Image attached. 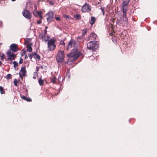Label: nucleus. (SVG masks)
Listing matches in <instances>:
<instances>
[{"label":"nucleus","instance_id":"43","mask_svg":"<svg viewBox=\"0 0 157 157\" xmlns=\"http://www.w3.org/2000/svg\"><path fill=\"white\" fill-rule=\"evenodd\" d=\"M12 1L14 2L16 0H11Z\"/></svg>","mask_w":157,"mask_h":157},{"label":"nucleus","instance_id":"10","mask_svg":"<svg viewBox=\"0 0 157 157\" xmlns=\"http://www.w3.org/2000/svg\"><path fill=\"white\" fill-rule=\"evenodd\" d=\"M17 44H11L10 46V50L14 52H16L17 51Z\"/></svg>","mask_w":157,"mask_h":157},{"label":"nucleus","instance_id":"1","mask_svg":"<svg viewBox=\"0 0 157 157\" xmlns=\"http://www.w3.org/2000/svg\"><path fill=\"white\" fill-rule=\"evenodd\" d=\"M72 47H74V48L73 49V52L67 55V56L69 58L67 61V63L70 61L74 62L81 54L80 52H78L77 46L76 45L75 41L74 40H72L68 43L67 49H68Z\"/></svg>","mask_w":157,"mask_h":157},{"label":"nucleus","instance_id":"37","mask_svg":"<svg viewBox=\"0 0 157 157\" xmlns=\"http://www.w3.org/2000/svg\"><path fill=\"white\" fill-rule=\"evenodd\" d=\"M64 17H65L66 18H68V19H69V17L68 16V15H65L64 16Z\"/></svg>","mask_w":157,"mask_h":157},{"label":"nucleus","instance_id":"16","mask_svg":"<svg viewBox=\"0 0 157 157\" xmlns=\"http://www.w3.org/2000/svg\"><path fill=\"white\" fill-rule=\"evenodd\" d=\"M39 67H36V70H35V72L33 73V78L34 79H36V76H37V72L38 71H39Z\"/></svg>","mask_w":157,"mask_h":157},{"label":"nucleus","instance_id":"46","mask_svg":"<svg viewBox=\"0 0 157 157\" xmlns=\"http://www.w3.org/2000/svg\"><path fill=\"white\" fill-rule=\"evenodd\" d=\"M61 78V77H60V78H59H59H58V80L59 79V78Z\"/></svg>","mask_w":157,"mask_h":157},{"label":"nucleus","instance_id":"5","mask_svg":"<svg viewBox=\"0 0 157 157\" xmlns=\"http://www.w3.org/2000/svg\"><path fill=\"white\" fill-rule=\"evenodd\" d=\"M91 6L89 4L86 3L82 7L81 10L83 13L89 12L91 10Z\"/></svg>","mask_w":157,"mask_h":157},{"label":"nucleus","instance_id":"48","mask_svg":"<svg viewBox=\"0 0 157 157\" xmlns=\"http://www.w3.org/2000/svg\"><path fill=\"white\" fill-rule=\"evenodd\" d=\"M47 28H48V27H47V26L45 28H46V29H47Z\"/></svg>","mask_w":157,"mask_h":157},{"label":"nucleus","instance_id":"40","mask_svg":"<svg viewBox=\"0 0 157 157\" xmlns=\"http://www.w3.org/2000/svg\"><path fill=\"white\" fill-rule=\"evenodd\" d=\"M60 44H64V42L63 41H62L60 42Z\"/></svg>","mask_w":157,"mask_h":157},{"label":"nucleus","instance_id":"44","mask_svg":"<svg viewBox=\"0 0 157 157\" xmlns=\"http://www.w3.org/2000/svg\"><path fill=\"white\" fill-rule=\"evenodd\" d=\"M1 63H1V62L0 61V66H1Z\"/></svg>","mask_w":157,"mask_h":157},{"label":"nucleus","instance_id":"25","mask_svg":"<svg viewBox=\"0 0 157 157\" xmlns=\"http://www.w3.org/2000/svg\"><path fill=\"white\" fill-rule=\"evenodd\" d=\"M11 78V75L10 74H8L6 76V78L7 79H9Z\"/></svg>","mask_w":157,"mask_h":157},{"label":"nucleus","instance_id":"3","mask_svg":"<svg viewBox=\"0 0 157 157\" xmlns=\"http://www.w3.org/2000/svg\"><path fill=\"white\" fill-rule=\"evenodd\" d=\"M98 46V44L97 42L95 41H92L88 42L87 44V47L88 49L94 50L97 49Z\"/></svg>","mask_w":157,"mask_h":157},{"label":"nucleus","instance_id":"13","mask_svg":"<svg viewBox=\"0 0 157 157\" xmlns=\"http://www.w3.org/2000/svg\"><path fill=\"white\" fill-rule=\"evenodd\" d=\"M32 44L30 43H29L27 45V50L28 52H30L32 51Z\"/></svg>","mask_w":157,"mask_h":157},{"label":"nucleus","instance_id":"17","mask_svg":"<svg viewBox=\"0 0 157 157\" xmlns=\"http://www.w3.org/2000/svg\"><path fill=\"white\" fill-rule=\"evenodd\" d=\"M96 21V18L95 17H91V20H90V24L91 25L94 23Z\"/></svg>","mask_w":157,"mask_h":157},{"label":"nucleus","instance_id":"26","mask_svg":"<svg viewBox=\"0 0 157 157\" xmlns=\"http://www.w3.org/2000/svg\"><path fill=\"white\" fill-rule=\"evenodd\" d=\"M86 33V29H83L82 31V35H84Z\"/></svg>","mask_w":157,"mask_h":157},{"label":"nucleus","instance_id":"7","mask_svg":"<svg viewBox=\"0 0 157 157\" xmlns=\"http://www.w3.org/2000/svg\"><path fill=\"white\" fill-rule=\"evenodd\" d=\"M7 54L8 59L11 60L15 59L16 56L10 50H9L7 52Z\"/></svg>","mask_w":157,"mask_h":157},{"label":"nucleus","instance_id":"12","mask_svg":"<svg viewBox=\"0 0 157 157\" xmlns=\"http://www.w3.org/2000/svg\"><path fill=\"white\" fill-rule=\"evenodd\" d=\"M130 1V0H123L122 4V7H128L127 6Z\"/></svg>","mask_w":157,"mask_h":157},{"label":"nucleus","instance_id":"30","mask_svg":"<svg viewBox=\"0 0 157 157\" xmlns=\"http://www.w3.org/2000/svg\"><path fill=\"white\" fill-rule=\"evenodd\" d=\"M13 63L14 64V66L15 67L17 66L18 63L16 62V61H14L13 62Z\"/></svg>","mask_w":157,"mask_h":157},{"label":"nucleus","instance_id":"21","mask_svg":"<svg viewBox=\"0 0 157 157\" xmlns=\"http://www.w3.org/2000/svg\"><path fill=\"white\" fill-rule=\"evenodd\" d=\"M38 82L40 85L41 86L44 84V81L41 79H39V80Z\"/></svg>","mask_w":157,"mask_h":157},{"label":"nucleus","instance_id":"36","mask_svg":"<svg viewBox=\"0 0 157 157\" xmlns=\"http://www.w3.org/2000/svg\"><path fill=\"white\" fill-rule=\"evenodd\" d=\"M19 63L20 64H21V63H22V59L21 58L20 59Z\"/></svg>","mask_w":157,"mask_h":157},{"label":"nucleus","instance_id":"33","mask_svg":"<svg viewBox=\"0 0 157 157\" xmlns=\"http://www.w3.org/2000/svg\"><path fill=\"white\" fill-rule=\"evenodd\" d=\"M101 9L102 12L103 11H105V7H101Z\"/></svg>","mask_w":157,"mask_h":157},{"label":"nucleus","instance_id":"28","mask_svg":"<svg viewBox=\"0 0 157 157\" xmlns=\"http://www.w3.org/2000/svg\"><path fill=\"white\" fill-rule=\"evenodd\" d=\"M39 13L38 15L39 16V17H40V18H41V19H42V18H43V17L42 16V13L41 12H40L39 11V12L38 13Z\"/></svg>","mask_w":157,"mask_h":157},{"label":"nucleus","instance_id":"32","mask_svg":"<svg viewBox=\"0 0 157 157\" xmlns=\"http://www.w3.org/2000/svg\"><path fill=\"white\" fill-rule=\"evenodd\" d=\"M4 56H5L4 55L2 54V56H1V59L2 60H3V59L4 58Z\"/></svg>","mask_w":157,"mask_h":157},{"label":"nucleus","instance_id":"45","mask_svg":"<svg viewBox=\"0 0 157 157\" xmlns=\"http://www.w3.org/2000/svg\"><path fill=\"white\" fill-rule=\"evenodd\" d=\"M61 78V77H60V78H59H59H58V80L59 79V78Z\"/></svg>","mask_w":157,"mask_h":157},{"label":"nucleus","instance_id":"4","mask_svg":"<svg viewBox=\"0 0 157 157\" xmlns=\"http://www.w3.org/2000/svg\"><path fill=\"white\" fill-rule=\"evenodd\" d=\"M56 40L54 39H50L48 42V51H52L56 47L55 44Z\"/></svg>","mask_w":157,"mask_h":157},{"label":"nucleus","instance_id":"15","mask_svg":"<svg viewBox=\"0 0 157 157\" xmlns=\"http://www.w3.org/2000/svg\"><path fill=\"white\" fill-rule=\"evenodd\" d=\"M20 96H21V98L22 99H23L29 102V101H32L31 99L30 98H27L24 96L21 95H20Z\"/></svg>","mask_w":157,"mask_h":157},{"label":"nucleus","instance_id":"39","mask_svg":"<svg viewBox=\"0 0 157 157\" xmlns=\"http://www.w3.org/2000/svg\"><path fill=\"white\" fill-rule=\"evenodd\" d=\"M44 33L45 35H46V34H47V30H46V29H45L44 30Z\"/></svg>","mask_w":157,"mask_h":157},{"label":"nucleus","instance_id":"31","mask_svg":"<svg viewBox=\"0 0 157 157\" xmlns=\"http://www.w3.org/2000/svg\"><path fill=\"white\" fill-rule=\"evenodd\" d=\"M57 21H60V19L59 17H55Z\"/></svg>","mask_w":157,"mask_h":157},{"label":"nucleus","instance_id":"6","mask_svg":"<svg viewBox=\"0 0 157 157\" xmlns=\"http://www.w3.org/2000/svg\"><path fill=\"white\" fill-rule=\"evenodd\" d=\"M53 15L54 13L52 11H49L46 13V15L47 17L46 19L48 23L51 22L53 20Z\"/></svg>","mask_w":157,"mask_h":157},{"label":"nucleus","instance_id":"42","mask_svg":"<svg viewBox=\"0 0 157 157\" xmlns=\"http://www.w3.org/2000/svg\"><path fill=\"white\" fill-rule=\"evenodd\" d=\"M78 39H80L81 38V37L79 36V37H78Z\"/></svg>","mask_w":157,"mask_h":157},{"label":"nucleus","instance_id":"24","mask_svg":"<svg viewBox=\"0 0 157 157\" xmlns=\"http://www.w3.org/2000/svg\"><path fill=\"white\" fill-rule=\"evenodd\" d=\"M75 17L77 19H80L81 18V16L79 14L75 15Z\"/></svg>","mask_w":157,"mask_h":157},{"label":"nucleus","instance_id":"8","mask_svg":"<svg viewBox=\"0 0 157 157\" xmlns=\"http://www.w3.org/2000/svg\"><path fill=\"white\" fill-rule=\"evenodd\" d=\"M22 13L23 16L26 18L28 19H30L31 18V15L29 12L27 10H24Z\"/></svg>","mask_w":157,"mask_h":157},{"label":"nucleus","instance_id":"20","mask_svg":"<svg viewBox=\"0 0 157 157\" xmlns=\"http://www.w3.org/2000/svg\"><path fill=\"white\" fill-rule=\"evenodd\" d=\"M0 91L1 94H4L5 93V92L3 90V88L1 86H0Z\"/></svg>","mask_w":157,"mask_h":157},{"label":"nucleus","instance_id":"18","mask_svg":"<svg viewBox=\"0 0 157 157\" xmlns=\"http://www.w3.org/2000/svg\"><path fill=\"white\" fill-rule=\"evenodd\" d=\"M45 35L44 33L43 32L42 33L39 35V37L40 39H42L44 38V36H45Z\"/></svg>","mask_w":157,"mask_h":157},{"label":"nucleus","instance_id":"14","mask_svg":"<svg viewBox=\"0 0 157 157\" xmlns=\"http://www.w3.org/2000/svg\"><path fill=\"white\" fill-rule=\"evenodd\" d=\"M97 37V35L94 33H91L90 35V39L91 40L96 39Z\"/></svg>","mask_w":157,"mask_h":157},{"label":"nucleus","instance_id":"35","mask_svg":"<svg viewBox=\"0 0 157 157\" xmlns=\"http://www.w3.org/2000/svg\"><path fill=\"white\" fill-rule=\"evenodd\" d=\"M41 23V20H39L37 21V24H40Z\"/></svg>","mask_w":157,"mask_h":157},{"label":"nucleus","instance_id":"47","mask_svg":"<svg viewBox=\"0 0 157 157\" xmlns=\"http://www.w3.org/2000/svg\"><path fill=\"white\" fill-rule=\"evenodd\" d=\"M61 78V77H60V78H59H59H58V80L59 79V78Z\"/></svg>","mask_w":157,"mask_h":157},{"label":"nucleus","instance_id":"19","mask_svg":"<svg viewBox=\"0 0 157 157\" xmlns=\"http://www.w3.org/2000/svg\"><path fill=\"white\" fill-rule=\"evenodd\" d=\"M49 37L48 36H46V35H45L44 37V38L42 39V40L43 41H47L48 40Z\"/></svg>","mask_w":157,"mask_h":157},{"label":"nucleus","instance_id":"41","mask_svg":"<svg viewBox=\"0 0 157 157\" xmlns=\"http://www.w3.org/2000/svg\"><path fill=\"white\" fill-rule=\"evenodd\" d=\"M102 12V14H103V15H105V11H103Z\"/></svg>","mask_w":157,"mask_h":157},{"label":"nucleus","instance_id":"38","mask_svg":"<svg viewBox=\"0 0 157 157\" xmlns=\"http://www.w3.org/2000/svg\"><path fill=\"white\" fill-rule=\"evenodd\" d=\"M25 59H26L28 58V56L27 54L25 55Z\"/></svg>","mask_w":157,"mask_h":157},{"label":"nucleus","instance_id":"11","mask_svg":"<svg viewBox=\"0 0 157 157\" xmlns=\"http://www.w3.org/2000/svg\"><path fill=\"white\" fill-rule=\"evenodd\" d=\"M122 10L123 11V16L124 19L125 21H127V18H126V12L127 10L128 7H122Z\"/></svg>","mask_w":157,"mask_h":157},{"label":"nucleus","instance_id":"23","mask_svg":"<svg viewBox=\"0 0 157 157\" xmlns=\"http://www.w3.org/2000/svg\"><path fill=\"white\" fill-rule=\"evenodd\" d=\"M34 57L35 59H40V56L37 54H36L34 55Z\"/></svg>","mask_w":157,"mask_h":157},{"label":"nucleus","instance_id":"22","mask_svg":"<svg viewBox=\"0 0 157 157\" xmlns=\"http://www.w3.org/2000/svg\"><path fill=\"white\" fill-rule=\"evenodd\" d=\"M35 10L33 11V14L34 16L37 17L39 13H38L39 12V11H35Z\"/></svg>","mask_w":157,"mask_h":157},{"label":"nucleus","instance_id":"9","mask_svg":"<svg viewBox=\"0 0 157 157\" xmlns=\"http://www.w3.org/2000/svg\"><path fill=\"white\" fill-rule=\"evenodd\" d=\"M26 73L25 68L24 67H22L19 72V75L20 77L22 78L24 76Z\"/></svg>","mask_w":157,"mask_h":157},{"label":"nucleus","instance_id":"2","mask_svg":"<svg viewBox=\"0 0 157 157\" xmlns=\"http://www.w3.org/2000/svg\"><path fill=\"white\" fill-rule=\"evenodd\" d=\"M64 57L63 51L59 50L56 56V60L59 64H60L63 62Z\"/></svg>","mask_w":157,"mask_h":157},{"label":"nucleus","instance_id":"34","mask_svg":"<svg viewBox=\"0 0 157 157\" xmlns=\"http://www.w3.org/2000/svg\"><path fill=\"white\" fill-rule=\"evenodd\" d=\"M28 56L29 57L30 59H31L32 58V55L31 54H28Z\"/></svg>","mask_w":157,"mask_h":157},{"label":"nucleus","instance_id":"29","mask_svg":"<svg viewBox=\"0 0 157 157\" xmlns=\"http://www.w3.org/2000/svg\"><path fill=\"white\" fill-rule=\"evenodd\" d=\"M55 80H56V78L55 77H53V78H52V80L51 81L52 82H53V83H55Z\"/></svg>","mask_w":157,"mask_h":157},{"label":"nucleus","instance_id":"27","mask_svg":"<svg viewBox=\"0 0 157 157\" xmlns=\"http://www.w3.org/2000/svg\"><path fill=\"white\" fill-rule=\"evenodd\" d=\"M18 82V81L16 79H14V85L15 86H17V83Z\"/></svg>","mask_w":157,"mask_h":157}]
</instances>
